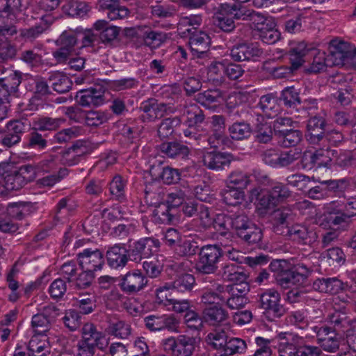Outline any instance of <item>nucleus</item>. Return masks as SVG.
Returning <instances> with one entry per match:
<instances>
[{
	"label": "nucleus",
	"instance_id": "obj_58",
	"mask_svg": "<svg viewBox=\"0 0 356 356\" xmlns=\"http://www.w3.org/2000/svg\"><path fill=\"white\" fill-rule=\"evenodd\" d=\"M172 283L167 284L163 286L156 289L157 299L160 302L168 301L171 303L176 298L179 297L177 291H174Z\"/></svg>",
	"mask_w": 356,
	"mask_h": 356
},
{
	"label": "nucleus",
	"instance_id": "obj_55",
	"mask_svg": "<svg viewBox=\"0 0 356 356\" xmlns=\"http://www.w3.org/2000/svg\"><path fill=\"white\" fill-rule=\"evenodd\" d=\"M308 51L309 49H307L305 44L304 43L298 44L296 48H293L291 50V55L294 57L291 58V67L290 68L291 69V72L297 70L302 65L304 62L302 58Z\"/></svg>",
	"mask_w": 356,
	"mask_h": 356
},
{
	"label": "nucleus",
	"instance_id": "obj_60",
	"mask_svg": "<svg viewBox=\"0 0 356 356\" xmlns=\"http://www.w3.org/2000/svg\"><path fill=\"white\" fill-rule=\"evenodd\" d=\"M272 199L275 200L277 204L285 201L291 195L288 186L282 183L276 184L270 191Z\"/></svg>",
	"mask_w": 356,
	"mask_h": 356
},
{
	"label": "nucleus",
	"instance_id": "obj_21",
	"mask_svg": "<svg viewBox=\"0 0 356 356\" xmlns=\"http://www.w3.org/2000/svg\"><path fill=\"white\" fill-rule=\"evenodd\" d=\"M234 156L232 154L214 150L205 152L202 156L204 165L211 170H219L229 166Z\"/></svg>",
	"mask_w": 356,
	"mask_h": 356
},
{
	"label": "nucleus",
	"instance_id": "obj_10",
	"mask_svg": "<svg viewBox=\"0 0 356 356\" xmlns=\"http://www.w3.org/2000/svg\"><path fill=\"white\" fill-rule=\"evenodd\" d=\"M323 111L310 117L307 125V140L309 144L321 145L325 134L326 120Z\"/></svg>",
	"mask_w": 356,
	"mask_h": 356
},
{
	"label": "nucleus",
	"instance_id": "obj_41",
	"mask_svg": "<svg viewBox=\"0 0 356 356\" xmlns=\"http://www.w3.org/2000/svg\"><path fill=\"white\" fill-rule=\"evenodd\" d=\"M181 120L178 117L168 118L163 120L158 128V136L161 139H165L171 136L175 128L179 126Z\"/></svg>",
	"mask_w": 356,
	"mask_h": 356
},
{
	"label": "nucleus",
	"instance_id": "obj_1",
	"mask_svg": "<svg viewBox=\"0 0 356 356\" xmlns=\"http://www.w3.org/2000/svg\"><path fill=\"white\" fill-rule=\"evenodd\" d=\"M286 264L284 260H275L270 264L272 271L277 273V283L284 289L303 284L310 273L309 268L303 264H298L291 269H284Z\"/></svg>",
	"mask_w": 356,
	"mask_h": 356
},
{
	"label": "nucleus",
	"instance_id": "obj_15",
	"mask_svg": "<svg viewBox=\"0 0 356 356\" xmlns=\"http://www.w3.org/2000/svg\"><path fill=\"white\" fill-rule=\"evenodd\" d=\"M140 109L143 112L141 116L143 120L148 122L161 118L166 113L172 111V108L169 104L158 103L155 99H149L143 102Z\"/></svg>",
	"mask_w": 356,
	"mask_h": 356
},
{
	"label": "nucleus",
	"instance_id": "obj_50",
	"mask_svg": "<svg viewBox=\"0 0 356 356\" xmlns=\"http://www.w3.org/2000/svg\"><path fill=\"white\" fill-rule=\"evenodd\" d=\"M190 191L186 190L175 189L167 195L166 202L168 205L172 209L179 206L182 207Z\"/></svg>",
	"mask_w": 356,
	"mask_h": 356
},
{
	"label": "nucleus",
	"instance_id": "obj_62",
	"mask_svg": "<svg viewBox=\"0 0 356 356\" xmlns=\"http://www.w3.org/2000/svg\"><path fill=\"white\" fill-rule=\"evenodd\" d=\"M125 184L120 175H115L110 182L109 190L111 194L116 199L122 200L124 197Z\"/></svg>",
	"mask_w": 356,
	"mask_h": 356
},
{
	"label": "nucleus",
	"instance_id": "obj_28",
	"mask_svg": "<svg viewBox=\"0 0 356 356\" xmlns=\"http://www.w3.org/2000/svg\"><path fill=\"white\" fill-rule=\"evenodd\" d=\"M195 100L208 108H214L224 100L223 92L218 88L208 89L197 94Z\"/></svg>",
	"mask_w": 356,
	"mask_h": 356
},
{
	"label": "nucleus",
	"instance_id": "obj_56",
	"mask_svg": "<svg viewBox=\"0 0 356 356\" xmlns=\"http://www.w3.org/2000/svg\"><path fill=\"white\" fill-rule=\"evenodd\" d=\"M77 42L76 34L71 31H65L56 40L58 46L73 51Z\"/></svg>",
	"mask_w": 356,
	"mask_h": 356
},
{
	"label": "nucleus",
	"instance_id": "obj_8",
	"mask_svg": "<svg viewBox=\"0 0 356 356\" xmlns=\"http://www.w3.org/2000/svg\"><path fill=\"white\" fill-rule=\"evenodd\" d=\"M280 299V294L276 290H266L259 296V307L268 318H280L285 312Z\"/></svg>",
	"mask_w": 356,
	"mask_h": 356
},
{
	"label": "nucleus",
	"instance_id": "obj_63",
	"mask_svg": "<svg viewBox=\"0 0 356 356\" xmlns=\"http://www.w3.org/2000/svg\"><path fill=\"white\" fill-rule=\"evenodd\" d=\"M138 84V80L135 78L129 77L112 81L110 83V86L116 91H120L135 88Z\"/></svg>",
	"mask_w": 356,
	"mask_h": 356
},
{
	"label": "nucleus",
	"instance_id": "obj_30",
	"mask_svg": "<svg viewBox=\"0 0 356 356\" xmlns=\"http://www.w3.org/2000/svg\"><path fill=\"white\" fill-rule=\"evenodd\" d=\"M149 172L155 179L160 178L166 184L177 183L180 179L179 170L168 166L163 168L160 165H152Z\"/></svg>",
	"mask_w": 356,
	"mask_h": 356
},
{
	"label": "nucleus",
	"instance_id": "obj_53",
	"mask_svg": "<svg viewBox=\"0 0 356 356\" xmlns=\"http://www.w3.org/2000/svg\"><path fill=\"white\" fill-rule=\"evenodd\" d=\"M247 345L244 340L240 338H231L227 340L224 355H231L236 353L241 354L246 349Z\"/></svg>",
	"mask_w": 356,
	"mask_h": 356
},
{
	"label": "nucleus",
	"instance_id": "obj_2",
	"mask_svg": "<svg viewBox=\"0 0 356 356\" xmlns=\"http://www.w3.org/2000/svg\"><path fill=\"white\" fill-rule=\"evenodd\" d=\"M227 245L219 244H209L202 246L198 251V259L195 268L200 274L209 275L215 273L218 268V263L223 257L224 250L222 248Z\"/></svg>",
	"mask_w": 356,
	"mask_h": 356
},
{
	"label": "nucleus",
	"instance_id": "obj_7",
	"mask_svg": "<svg viewBox=\"0 0 356 356\" xmlns=\"http://www.w3.org/2000/svg\"><path fill=\"white\" fill-rule=\"evenodd\" d=\"M13 171L4 179V188L8 191L19 190L35 178V170L31 165H24L19 168L16 167Z\"/></svg>",
	"mask_w": 356,
	"mask_h": 356
},
{
	"label": "nucleus",
	"instance_id": "obj_29",
	"mask_svg": "<svg viewBox=\"0 0 356 356\" xmlns=\"http://www.w3.org/2000/svg\"><path fill=\"white\" fill-rule=\"evenodd\" d=\"M159 150L167 157L171 159H184L190 152L189 148L186 145L177 140L161 143L159 145Z\"/></svg>",
	"mask_w": 356,
	"mask_h": 356
},
{
	"label": "nucleus",
	"instance_id": "obj_6",
	"mask_svg": "<svg viewBox=\"0 0 356 356\" xmlns=\"http://www.w3.org/2000/svg\"><path fill=\"white\" fill-rule=\"evenodd\" d=\"M160 245L159 240L147 237L141 238L129 245L128 256L131 261L136 263L143 259H149L154 253L158 251Z\"/></svg>",
	"mask_w": 356,
	"mask_h": 356
},
{
	"label": "nucleus",
	"instance_id": "obj_42",
	"mask_svg": "<svg viewBox=\"0 0 356 356\" xmlns=\"http://www.w3.org/2000/svg\"><path fill=\"white\" fill-rule=\"evenodd\" d=\"M202 19L200 16L193 17H186L184 19L178 26V31L181 37H187L192 35L193 32H197L196 27L194 26H200Z\"/></svg>",
	"mask_w": 356,
	"mask_h": 356
},
{
	"label": "nucleus",
	"instance_id": "obj_22",
	"mask_svg": "<svg viewBox=\"0 0 356 356\" xmlns=\"http://www.w3.org/2000/svg\"><path fill=\"white\" fill-rule=\"evenodd\" d=\"M109 266L113 268L126 266L129 258L128 250L124 245L115 244L110 247L106 254Z\"/></svg>",
	"mask_w": 356,
	"mask_h": 356
},
{
	"label": "nucleus",
	"instance_id": "obj_14",
	"mask_svg": "<svg viewBox=\"0 0 356 356\" xmlns=\"http://www.w3.org/2000/svg\"><path fill=\"white\" fill-rule=\"evenodd\" d=\"M146 327L150 331L168 330L177 331L179 320L173 314L150 315L144 318Z\"/></svg>",
	"mask_w": 356,
	"mask_h": 356
},
{
	"label": "nucleus",
	"instance_id": "obj_38",
	"mask_svg": "<svg viewBox=\"0 0 356 356\" xmlns=\"http://www.w3.org/2000/svg\"><path fill=\"white\" fill-rule=\"evenodd\" d=\"M13 83H10V79H0V102H6L10 104V96L15 92L17 87L20 83V79L16 74L12 78Z\"/></svg>",
	"mask_w": 356,
	"mask_h": 356
},
{
	"label": "nucleus",
	"instance_id": "obj_45",
	"mask_svg": "<svg viewBox=\"0 0 356 356\" xmlns=\"http://www.w3.org/2000/svg\"><path fill=\"white\" fill-rule=\"evenodd\" d=\"M223 202L227 205L236 206L243 200L244 193L235 187H229L221 192Z\"/></svg>",
	"mask_w": 356,
	"mask_h": 356
},
{
	"label": "nucleus",
	"instance_id": "obj_59",
	"mask_svg": "<svg viewBox=\"0 0 356 356\" xmlns=\"http://www.w3.org/2000/svg\"><path fill=\"white\" fill-rule=\"evenodd\" d=\"M184 115H186L189 125L202 123L204 120L203 111L197 105L186 107Z\"/></svg>",
	"mask_w": 356,
	"mask_h": 356
},
{
	"label": "nucleus",
	"instance_id": "obj_54",
	"mask_svg": "<svg viewBox=\"0 0 356 356\" xmlns=\"http://www.w3.org/2000/svg\"><path fill=\"white\" fill-rule=\"evenodd\" d=\"M214 229L219 232L222 236L229 235L231 234L229 232L231 227V216H227L225 214L218 215L212 222Z\"/></svg>",
	"mask_w": 356,
	"mask_h": 356
},
{
	"label": "nucleus",
	"instance_id": "obj_18",
	"mask_svg": "<svg viewBox=\"0 0 356 356\" xmlns=\"http://www.w3.org/2000/svg\"><path fill=\"white\" fill-rule=\"evenodd\" d=\"M75 98L81 106H98L104 102V89L98 86L95 88L82 90L78 92Z\"/></svg>",
	"mask_w": 356,
	"mask_h": 356
},
{
	"label": "nucleus",
	"instance_id": "obj_40",
	"mask_svg": "<svg viewBox=\"0 0 356 356\" xmlns=\"http://www.w3.org/2000/svg\"><path fill=\"white\" fill-rule=\"evenodd\" d=\"M23 1L24 0H0V13L8 17H15L24 7Z\"/></svg>",
	"mask_w": 356,
	"mask_h": 356
},
{
	"label": "nucleus",
	"instance_id": "obj_5",
	"mask_svg": "<svg viewBox=\"0 0 356 356\" xmlns=\"http://www.w3.org/2000/svg\"><path fill=\"white\" fill-rule=\"evenodd\" d=\"M254 30L259 39L266 44H274L280 38V33L276 29V23L271 17L260 13L254 19Z\"/></svg>",
	"mask_w": 356,
	"mask_h": 356
},
{
	"label": "nucleus",
	"instance_id": "obj_24",
	"mask_svg": "<svg viewBox=\"0 0 356 356\" xmlns=\"http://www.w3.org/2000/svg\"><path fill=\"white\" fill-rule=\"evenodd\" d=\"M102 341H105L104 334L97 332L96 327L92 323H86L83 325L82 339L79 341L102 350L105 346Z\"/></svg>",
	"mask_w": 356,
	"mask_h": 356
},
{
	"label": "nucleus",
	"instance_id": "obj_52",
	"mask_svg": "<svg viewBox=\"0 0 356 356\" xmlns=\"http://www.w3.org/2000/svg\"><path fill=\"white\" fill-rule=\"evenodd\" d=\"M273 130L270 124L267 122H260L256 126L255 138L259 143H267L272 140Z\"/></svg>",
	"mask_w": 356,
	"mask_h": 356
},
{
	"label": "nucleus",
	"instance_id": "obj_51",
	"mask_svg": "<svg viewBox=\"0 0 356 356\" xmlns=\"http://www.w3.org/2000/svg\"><path fill=\"white\" fill-rule=\"evenodd\" d=\"M29 205L26 202H15L10 204L7 211L8 215L13 219L22 220L29 212Z\"/></svg>",
	"mask_w": 356,
	"mask_h": 356
},
{
	"label": "nucleus",
	"instance_id": "obj_11",
	"mask_svg": "<svg viewBox=\"0 0 356 356\" xmlns=\"http://www.w3.org/2000/svg\"><path fill=\"white\" fill-rule=\"evenodd\" d=\"M29 126V124L21 120L8 122L5 131L1 135V144L8 148L16 145L21 141L22 136Z\"/></svg>",
	"mask_w": 356,
	"mask_h": 356
},
{
	"label": "nucleus",
	"instance_id": "obj_64",
	"mask_svg": "<svg viewBox=\"0 0 356 356\" xmlns=\"http://www.w3.org/2000/svg\"><path fill=\"white\" fill-rule=\"evenodd\" d=\"M30 356H46L49 353V348L45 341L31 339L29 344Z\"/></svg>",
	"mask_w": 356,
	"mask_h": 356
},
{
	"label": "nucleus",
	"instance_id": "obj_13",
	"mask_svg": "<svg viewBox=\"0 0 356 356\" xmlns=\"http://www.w3.org/2000/svg\"><path fill=\"white\" fill-rule=\"evenodd\" d=\"M79 264L89 272L101 270L105 264L104 255L99 249H85L77 254Z\"/></svg>",
	"mask_w": 356,
	"mask_h": 356
},
{
	"label": "nucleus",
	"instance_id": "obj_31",
	"mask_svg": "<svg viewBox=\"0 0 356 356\" xmlns=\"http://www.w3.org/2000/svg\"><path fill=\"white\" fill-rule=\"evenodd\" d=\"M52 88L58 93H65L70 91L72 86L71 79L63 72L56 71L50 73L48 77Z\"/></svg>",
	"mask_w": 356,
	"mask_h": 356
},
{
	"label": "nucleus",
	"instance_id": "obj_34",
	"mask_svg": "<svg viewBox=\"0 0 356 356\" xmlns=\"http://www.w3.org/2000/svg\"><path fill=\"white\" fill-rule=\"evenodd\" d=\"M224 5L220 4L213 17V24L225 32H230L235 28L234 20L229 12H223Z\"/></svg>",
	"mask_w": 356,
	"mask_h": 356
},
{
	"label": "nucleus",
	"instance_id": "obj_23",
	"mask_svg": "<svg viewBox=\"0 0 356 356\" xmlns=\"http://www.w3.org/2000/svg\"><path fill=\"white\" fill-rule=\"evenodd\" d=\"M51 134L42 133L35 128H32L29 134L27 147L29 149L42 152L49 147Z\"/></svg>",
	"mask_w": 356,
	"mask_h": 356
},
{
	"label": "nucleus",
	"instance_id": "obj_35",
	"mask_svg": "<svg viewBox=\"0 0 356 356\" xmlns=\"http://www.w3.org/2000/svg\"><path fill=\"white\" fill-rule=\"evenodd\" d=\"M65 3L63 6V11L68 16L82 17L90 10V6L84 1L74 0H64Z\"/></svg>",
	"mask_w": 356,
	"mask_h": 356
},
{
	"label": "nucleus",
	"instance_id": "obj_33",
	"mask_svg": "<svg viewBox=\"0 0 356 356\" xmlns=\"http://www.w3.org/2000/svg\"><path fill=\"white\" fill-rule=\"evenodd\" d=\"M222 276L225 280L238 284L247 281L248 275L241 266L235 264H226L222 268Z\"/></svg>",
	"mask_w": 356,
	"mask_h": 356
},
{
	"label": "nucleus",
	"instance_id": "obj_26",
	"mask_svg": "<svg viewBox=\"0 0 356 356\" xmlns=\"http://www.w3.org/2000/svg\"><path fill=\"white\" fill-rule=\"evenodd\" d=\"M204 322L210 325L218 326L228 318L227 312L219 305H214L204 308L202 311Z\"/></svg>",
	"mask_w": 356,
	"mask_h": 356
},
{
	"label": "nucleus",
	"instance_id": "obj_39",
	"mask_svg": "<svg viewBox=\"0 0 356 356\" xmlns=\"http://www.w3.org/2000/svg\"><path fill=\"white\" fill-rule=\"evenodd\" d=\"M75 305L83 314H88L96 308L95 296L89 293H80L74 298Z\"/></svg>",
	"mask_w": 356,
	"mask_h": 356
},
{
	"label": "nucleus",
	"instance_id": "obj_37",
	"mask_svg": "<svg viewBox=\"0 0 356 356\" xmlns=\"http://www.w3.org/2000/svg\"><path fill=\"white\" fill-rule=\"evenodd\" d=\"M65 122L63 118H54L44 116L38 118L33 122V128L42 133H49L56 131Z\"/></svg>",
	"mask_w": 356,
	"mask_h": 356
},
{
	"label": "nucleus",
	"instance_id": "obj_17",
	"mask_svg": "<svg viewBox=\"0 0 356 356\" xmlns=\"http://www.w3.org/2000/svg\"><path fill=\"white\" fill-rule=\"evenodd\" d=\"M147 284L146 277L139 270H134L122 278L120 286L124 292L132 294L141 291Z\"/></svg>",
	"mask_w": 356,
	"mask_h": 356
},
{
	"label": "nucleus",
	"instance_id": "obj_16",
	"mask_svg": "<svg viewBox=\"0 0 356 356\" xmlns=\"http://www.w3.org/2000/svg\"><path fill=\"white\" fill-rule=\"evenodd\" d=\"M273 231L280 235L286 236L290 230L289 225L293 221V212L287 207L274 210L271 213Z\"/></svg>",
	"mask_w": 356,
	"mask_h": 356
},
{
	"label": "nucleus",
	"instance_id": "obj_57",
	"mask_svg": "<svg viewBox=\"0 0 356 356\" xmlns=\"http://www.w3.org/2000/svg\"><path fill=\"white\" fill-rule=\"evenodd\" d=\"M31 325L35 332L41 334L49 331L51 324L42 313L40 312L32 317Z\"/></svg>",
	"mask_w": 356,
	"mask_h": 356
},
{
	"label": "nucleus",
	"instance_id": "obj_36",
	"mask_svg": "<svg viewBox=\"0 0 356 356\" xmlns=\"http://www.w3.org/2000/svg\"><path fill=\"white\" fill-rule=\"evenodd\" d=\"M276 137L280 145L289 147L296 146L301 141L302 133L299 130L290 128L289 130H278V136Z\"/></svg>",
	"mask_w": 356,
	"mask_h": 356
},
{
	"label": "nucleus",
	"instance_id": "obj_44",
	"mask_svg": "<svg viewBox=\"0 0 356 356\" xmlns=\"http://www.w3.org/2000/svg\"><path fill=\"white\" fill-rule=\"evenodd\" d=\"M206 341L215 349H220L224 352L227 341V336L222 330H214L207 336Z\"/></svg>",
	"mask_w": 356,
	"mask_h": 356
},
{
	"label": "nucleus",
	"instance_id": "obj_19",
	"mask_svg": "<svg viewBox=\"0 0 356 356\" xmlns=\"http://www.w3.org/2000/svg\"><path fill=\"white\" fill-rule=\"evenodd\" d=\"M188 44L193 56L204 58L208 53L211 44L210 37L204 32H193L188 35Z\"/></svg>",
	"mask_w": 356,
	"mask_h": 356
},
{
	"label": "nucleus",
	"instance_id": "obj_4",
	"mask_svg": "<svg viewBox=\"0 0 356 356\" xmlns=\"http://www.w3.org/2000/svg\"><path fill=\"white\" fill-rule=\"evenodd\" d=\"M231 227L237 236L248 244H254L262 238L261 229L252 223L244 213L231 215Z\"/></svg>",
	"mask_w": 356,
	"mask_h": 356
},
{
	"label": "nucleus",
	"instance_id": "obj_49",
	"mask_svg": "<svg viewBox=\"0 0 356 356\" xmlns=\"http://www.w3.org/2000/svg\"><path fill=\"white\" fill-rule=\"evenodd\" d=\"M301 151L298 148L291 149L288 151L282 152L278 154L277 159V166L286 167L300 159Z\"/></svg>",
	"mask_w": 356,
	"mask_h": 356
},
{
	"label": "nucleus",
	"instance_id": "obj_25",
	"mask_svg": "<svg viewBox=\"0 0 356 356\" xmlns=\"http://www.w3.org/2000/svg\"><path fill=\"white\" fill-rule=\"evenodd\" d=\"M291 240L302 245H312L317 238L316 234L307 227L296 225L291 227L289 234L286 235Z\"/></svg>",
	"mask_w": 356,
	"mask_h": 356
},
{
	"label": "nucleus",
	"instance_id": "obj_61",
	"mask_svg": "<svg viewBox=\"0 0 356 356\" xmlns=\"http://www.w3.org/2000/svg\"><path fill=\"white\" fill-rule=\"evenodd\" d=\"M184 322L188 328L200 330L203 327L204 320L193 310L188 311L184 315Z\"/></svg>",
	"mask_w": 356,
	"mask_h": 356
},
{
	"label": "nucleus",
	"instance_id": "obj_20",
	"mask_svg": "<svg viewBox=\"0 0 356 356\" xmlns=\"http://www.w3.org/2000/svg\"><path fill=\"white\" fill-rule=\"evenodd\" d=\"M262 54V49L254 43L236 44L231 49L230 54L232 59L235 61L249 60L255 57H260Z\"/></svg>",
	"mask_w": 356,
	"mask_h": 356
},
{
	"label": "nucleus",
	"instance_id": "obj_3",
	"mask_svg": "<svg viewBox=\"0 0 356 356\" xmlns=\"http://www.w3.org/2000/svg\"><path fill=\"white\" fill-rule=\"evenodd\" d=\"M327 60V65H341L356 68V48L353 49L349 43L344 41L332 40L329 44Z\"/></svg>",
	"mask_w": 356,
	"mask_h": 356
},
{
	"label": "nucleus",
	"instance_id": "obj_9",
	"mask_svg": "<svg viewBox=\"0 0 356 356\" xmlns=\"http://www.w3.org/2000/svg\"><path fill=\"white\" fill-rule=\"evenodd\" d=\"M163 346L173 356H191L195 350V339L184 335L177 339L170 337L164 340Z\"/></svg>",
	"mask_w": 356,
	"mask_h": 356
},
{
	"label": "nucleus",
	"instance_id": "obj_12",
	"mask_svg": "<svg viewBox=\"0 0 356 356\" xmlns=\"http://www.w3.org/2000/svg\"><path fill=\"white\" fill-rule=\"evenodd\" d=\"M314 329L316 333V341L321 350L328 353H335L339 349L341 337L334 329L327 326L315 327Z\"/></svg>",
	"mask_w": 356,
	"mask_h": 356
},
{
	"label": "nucleus",
	"instance_id": "obj_47",
	"mask_svg": "<svg viewBox=\"0 0 356 356\" xmlns=\"http://www.w3.org/2000/svg\"><path fill=\"white\" fill-rule=\"evenodd\" d=\"M229 132L232 139L240 140L250 136L251 129L245 122H235L229 127Z\"/></svg>",
	"mask_w": 356,
	"mask_h": 356
},
{
	"label": "nucleus",
	"instance_id": "obj_27",
	"mask_svg": "<svg viewBox=\"0 0 356 356\" xmlns=\"http://www.w3.org/2000/svg\"><path fill=\"white\" fill-rule=\"evenodd\" d=\"M223 5L224 8L222 10L224 13L229 12L234 20L251 21L253 24L254 19L258 17V15L260 14V13L249 9L240 4L229 5L228 3H223Z\"/></svg>",
	"mask_w": 356,
	"mask_h": 356
},
{
	"label": "nucleus",
	"instance_id": "obj_46",
	"mask_svg": "<svg viewBox=\"0 0 356 356\" xmlns=\"http://www.w3.org/2000/svg\"><path fill=\"white\" fill-rule=\"evenodd\" d=\"M280 100L287 107H296L301 104L299 92L293 86L284 88L281 93Z\"/></svg>",
	"mask_w": 356,
	"mask_h": 356
},
{
	"label": "nucleus",
	"instance_id": "obj_32",
	"mask_svg": "<svg viewBox=\"0 0 356 356\" xmlns=\"http://www.w3.org/2000/svg\"><path fill=\"white\" fill-rule=\"evenodd\" d=\"M172 283L174 291H177L179 296H184L192 291L195 284V278L191 274L182 273L177 275Z\"/></svg>",
	"mask_w": 356,
	"mask_h": 356
},
{
	"label": "nucleus",
	"instance_id": "obj_43",
	"mask_svg": "<svg viewBox=\"0 0 356 356\" xmlns=\"http://www.w3.org/2000/svg\"><path fill=\"white\" fill-rule=\"evenodd\" d=\"M197 242L191 240L180 241L175 247V252L179 257H191L198 251Z\"/></svg>",
	"mask_w": 356,
	"mask_h": 356
},
{
	"label": "nucleus",
	"instance_id": "obj_48",
	"mask_svg": "<svg viewBox=\"0 0 356 356\" xmlns=\"http://www.w3.org/2000/svg\"><path fill=\"white\" fill-rule=\"evenodd\" d=\"M259 106L262 111L268 117L276 115L278 109L276 99L270 94L263 95L260 98Z\"/></svg>",
	"mask_w": 356,
	"mask_h": 356
}]
</instances>
